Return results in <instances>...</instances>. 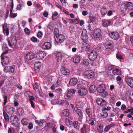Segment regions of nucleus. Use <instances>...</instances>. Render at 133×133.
Returning a JSON list of instances; mask_svg holds the SVG:
<instances>
[{"mask_svg":"<svg viewBox=\"0 0 133 133\" xmlns=\"http://www.w3.org/2000/svg\"><path fill=\"white\" fill-rule=\"evenodd\" d=\"M28 127L29 129V130L32 129L33 128V124L32 123H29L28 125Z\"/></svg>","mask_w":133,"mask_h":133,"instance_id":"obj_56","label":"nucleus"},{"mask_svg":"<svg viewBox=\"0 0 133 133\" xmlns=\"http://www.w3.org/2000/svg\"><path fill=\"white\" fill-rule=\"evenodd\" d=\"M53 25L52 24H49L48 26V27L51 30H53Z\"/></svg>","mask_w":133,"mask_h":133,"instance_id":"obj_54","label":"nucleus"},{"mask_svg":"<svg viewBox=\"0 0 133 133\" xmlns=\"http://www.w3.org/2000/svg\"><path fill=\"white\" fill-rule=\"evenodd\" d=\"M48 15V13L46 11H45L43 14V15L45 17H47Z\"/></svg>","mask_w":133,"mask_h":133,"instance_id":"obj_64","label":"nucleus"},{"mask_svg":"<svg viewBox=\"0 0 133 133\" xmlns=\"http://www.w3.org/2000/svg\"><path fill=\"white\" fill-rule=\"evenodd\" d=\"M35 65L36 68L37 69L39 68L41 65V63L39 62H38L35 63Z\"/></svg>","mask_w":133,"mask_h":133,"instance_id":"obj_33","label":"nucleus"},{"mask_svg":"<svg viewBox=\"0 0 133 133\" xmlns=\"http://www.w3.org/2000/svg\"><path fill=\"white\" fill-rule=\"evenodd\" d=\"M101 14L102 15H104L107 13V10L105 8H103L101 10Z\"/></svg>","mask_w":133,"mask_h":133,"instance_id":"obj_38","label":"nucleus"},{"mask_svg":"<svg viewBox=\"0 0 133 133\" xmlns=\"http://www.w3.org/2000/svg\"><path fill=\"white\" fill-rule=\"evenodd\" d=\"M35 57V54L32 52H29L27 53L25 58L27 59L31 60Z\"/></svg>","mask_w":133,"mask_h":133,"instance_id":"obj_8","label":"nucleus"},{"mask_svg":"<svg viewBox=\"0 0 133 133\" xmlns=\"http://www.w3.org/2000/svg\"><path fill=\"white\" fill-rule=\"evenodd\" d=\"M14 67V66H10V68L9 69L10 71H11L12 73H13L14 72L15 70Z\"/></svg>","mask_w":133,"mask_h":133,"instance_id":"obj_53","label":"nucleus"},{"mask_svg":"<svg viewBox=\"0 0 133 133\" xmlns=\"http://www.w3.org/2000/svg\"><path fill=\"white\" fill-rule=\"evenodd\" d=\"M128 84L131 88L133 87V79L132 78H128L126 80Z\"/></svg>","mask_w":133,"mask_h":133,"instance_id":"obj_17","label":"nucleus"},{"mask_svg":"<svg viewBox=\"0 0 133 133\" xmlns=\"http://www.w3.org/2000/svg\"><path fill=\"white\" fill-rule=\"evenodd\" d=\"M60 103L61 104H65L66 105H69V103L66 100H62L60 101Z\"/></svg>","mask_w":133,"mask_h":133,"instance_id":"obj_51","label":"nucleus"},{"mask_svg":"<svg viewBox=\"0 0 133 133\" xmlns=\"http://www.w3.org/2000/svg\"><path fill=\"white\" fill-rule=\"evenodd\" d=\"M58 15V14L57 12L55 11L54 14L52 15V19L53 20H55L56 18V17Z\"/></svg>","mask_w":133,"mask_h":133,"instance_id":"obj_43","label":"nucleus"},{"mask_svg":"<svg viewBox=\"0 0 133 133\" xmlns=\"http://www.w3.org/2000/svg\"><path fill=\"white\" fill-rule=\"evenodd\" d=\"M3 33L7 36L9 35V31L8 28H7V24L6 23H4L2 26Z\"/></svg>","mask_w":133,"mask_h":133,"instance_id":"obj_7","label":"nucleus"},{"mask_svg":"<svg viewBox=\"0 0 133 133\" xmlns=\"http://www.w3.org/2000/svg\"><path fill=\"white\" fill-rule=\"evenodd\" d=\"M5 110L7 112L10 114H12L15 111V109L9 105L6 106Z\"/></svg>","mask_w":133,"mask_h":133,"instance_id":"obj_9","label":"nucleus"},{"mask_svg":"<svg viewBox=\"0 0 133 133\" xmlns=\"http://www.w3.org/2000/svg\"><path fill=\"white\" fill-rule=\"evenodd\" d=\"M22 5L21 4H18L17 5L16 9L17 10H19L22 9L21 7Z\"/></svg>","mask_w":133,"mask_h":133,"instance_id":"obj_58","label":"nucleus"},{"mask_svg":"<svg viewBox=\"0 0 133 133\" xmlns=\"http://www.w3.org/2000/svg\"><path fill=\"white\" fill-rule=\"evenodd\" d=\"M17 15V13H12L11 14H10L9 16L10 17L14 18L16 17Z\"/></svg>","mask_w":133,"mask_h":133,"instance_id":"obj_45","label":"nucleus"},{"mask_svg":"<svg viewBox=\"0 0 133 133\" xmlns=\"http://www.w3.org/2000/svg\"><path fill=\"white\" fill-rule=\"evenodd\" d=\"M110 21L107 20L104 21L103 22V25L104 27H107L110 25Z\"/></svg>","mask_w":133,"mask_h":133,"instance_id":"obj_28","label":"nucleus"},{"mask_svg":"<svg viewBox=\"0 0 133 133\" xmlns=\"http://www.w3.org/2000/svg\"><path fill=\"white\" fill-rule=\"evenodd\" d=\"M104 46L106 49H111L112 48L111 44H105Z\"/></svg>","mask_w":133,"mask_h":133,"instance_id":"obj_32","label":"nucleus"},{"mask_svg":"<svg viewBox=\"0 0 133 133\" xmlns=\"http://www.w3.org/2000/svg\"><path fill=\"white\" fill-rule=\"evenodd\" d=\"M62 114L65 116H68L69 115V111L68 109L64 110L63 111Z\"/></svg>","mask_w":133,"mask_h":133,"instance_id":"obj_27","label":"nucleus"},{"mask_svg":"<svg viewBox=\"0 0 133 133\" xmlns=\"http://www.w3.org/2000/svg\"><path fill=\"white\" fill-rule=\"evenodd\" d=\"M15 117L14 115H12L10 117V119L11 120V122H12L14 121V118Z\"/></svg>","mask_w":133,"mask_h":133,"instance_id":"obj_63","label":"nucleus"},{"mask_svg":"<svg viewBox=\"0 0 133 133\" xmlns=\"http://www.w3.org/2000/svg\"><path fill=\"white\" fill-rule=\"evenodd\" d=\"M89 61L87 59H84V65H85V66H87L89 64Z\"/></svg>","mask_w":133,"mask_h":133,"instance_id":"obj_44","label":"nucleus"},{"mask_svg":"<svg viewBox=\"0 0 133 133\" xmlns=\"http://www.w3.org/2000/svg\"><path fill=\"white\" fill-rule=\"evenodd\" d=\"M80 60V57L79 56H76L73 59V62L77 64L79 62Z\"/></svg>","mask_w":133,"mask_h":133,"instance_id":"obj_19","label":"nucleus"},{"mask_svg":"<svg viewBox=\"0 0 133 133\" xmlns=\"http://www.w3.org/2000/svg\"><path fill=\"white\" fill-rule=\"evenodd\" d=\"M3 115L5 120L6 121H8L9 119V117L6 112L4 111L3 112Z\"/></svg>","mask_w":133,"mask_h":133,"instance_id":"obj_30","label":"nucleus"},{"mask_svg":"<svg viewBox=\"0 0 133 133\" xmlns=\"http://www.w3.org/2000/svg\"><path fill=\"white\" fill-rule=\"evenodd\" d=\"M86 112L89 117H90L91 114V109L90 108H87L86 110Z\"/></svg>","mask_w":133,"mask_h":133,"instance_id":"obj_39","label":"nucleus"},{"mask_svg":"<svg viewBox=\"0 0 133 133\" xmlns=\"http://www.w3.org/2000/svg\"><path fill=\"white\" fill-rule=\"evenodd\" d=\"M73 125L75 128H78V122L77 121H75L73 122Z\"/></svg>","mask_w":133,"mask_h":133,"instance_id":"obj_41","label":"nucleus"},{"mask_svg":"<svg viewBox=\"0 0 133 133\" xmlns=\"http://www.w3.org/2000/svg\"><path fill=\"white\" fill-rule=\"evenodd\" d=\"M10 68V66H8L5 67L4 69V71L6 73L8 72L9 70V68Z\"/></svg>","mask_w":133,"mask_h":133,"instance_id":"obj_50","label":"nucleus"},{"mask_svg":"<svg viewBox=\"0 0 133 133\" xmlns=\"http://www.w3.org/2000/svg\"><path fill=\"white\" fill-rule=\"evenodd\" d=\"M128 8L130 10H133V4L130 2H128L127 3Z\"/></svg>","mask_w":133,"mask_h":133,"instance_id":"obj_24","label":"nucleus"},{"mask_svg":"<svg viewBox=\"0 0 133 133\" xmlns=\"http://www.w3.org/2000/svg\"><path fill=\"white\" fill-rule=\"evenodd\" d=\"M84 49L85 51L88 53L90 50V47L89 44L87 43H85L84 44Z\"/></svg>","mask_w":133,"mask_h":133,"instance_id":"obj_21","label":"nucleus"},{"mask_svg":"<svg viewBox=\"0 0 133 133\" xmlns=\"http://www.w3.org/2000/svg\"><path fill=\"white\" fill-rule=\"evenodd\" d=\"M1 57L2 60L1 63L3 66H5L9 64L10 60L9 57L4 55H1Z\"/></svg>","mask_w":133,"mask_h":133,"instance_id":"obj_1","label":"nucleus"},{"mask_svg":"<svg viewBox=\"0 0 133 133\" xmlns=\"http://www.w3.org/2000/svg\"><path fill=\"white\" fill-rule=\"evenodd\" d=\"M51 43L49 42L44 43L42 46V48L44 49H49L51 47Z\"/></svg>","mask_w":133,"mask_h":133,"instance_id":"obj_12","label":"nucleus"},{"mask_svg":"<svg viewBox=\"0 0 133 133\" xmlns=\"http://www.w3.org/2000/svg\"><path fill=\"white\" fill-rule=\"evenodd\" d=\"M113 73L114 75H121V71L118 69H116L114 70L113 71Z\"/></svg>","mask_w":133,"mask_h":133,"instance_id":"obj_25","label":"nucleus"},{"mask_svg":"<svg viewBox=\"0 0 133 133\" xmlns=\"http://www.w3.org/2000/svg\"><path fill=\"white\" fill-rule=\"evenodd\" d=\"M55 40L56 42L59 43H61L64 40L65 37L63 35L60 34L58 36L55 37Z\"/></svg>","mask_w":133,"mask_h":133,"instance_id":"obj_2","label":"nucleus"},{"mask_svg":"<svg viewBox=\"0 0 133 133\" xmlns=\"http://www.w3.org/2000/svg\"><path fill=\"white\" fill-rule=\"evenodd\" d=\"M88 93L87 89L84 88V95H86Z\"/></svg>","mask_w":133,"mask_h":133,"instance_id":"obj_59","label":"nucleus"},{"mask_svg":"<svg viewBox=\"0 0 133 133\" xmlns=\"http://www.w3.org/2000/svg\"><path fill=\"white\" fill-rule=\"evenodd\" d=\"M17 114L18 115L20 116H22L24 112L23 109L22 108H19L17 109Z\"/></svg>","mask_w":133,"mask_h":133,"instance_id":"obj_23","label":"nucleus"},{"mask_svg":"<svg viewBox=\"0 0 133 133\" xmlns=\"http://www.w3.org/2000/svg\"><path fill=\"white\" fill-rule=\"evenodd\" d=\"M84 42L85 43L88 41V37L87 35V33L85 29H84Z\"/></svg>","mask_w":133,"mask_h":133,"instance_id":"obj_20","label":"nucleus"},{"mask_svg":"<svg viewBox=\"0 0 133 133\" xmlns=\"http://www.w3.org/2000/svg\"><path fill=\"white\" fill-rule=\"evenodd\" d=\"M31 41L34 42H36L37 41V38L34 37H32L31 38Z\"/></svg>","mask_w":133,"mask_h":133,"instance_id":"obj_55","label":"nucleus"},{"mask_svg":"<svg viewBox=\"0 0 133 133\" xmlns=\"http://www.w3.org/2000/svg\"><path fill=\"white\" fill-rule=\"evenodd\" d=\"M4 98V105H5L7 103V97L6 96H4L3 97Z\"/></svg>","mask_w":133,"mask_h":133,"instance_id":"obj_49","label":"nucleus"},{"mask_svg":"<svg viewBox=\"0 0 133 133\" xmlns=\"http://www.w3.org/2000/svg\"><path fill=\"white\" fill-rule=\"evenodd\" d=\"M61 73L62 74L64 75H66L69 74V70L63 66L61 67Z\"/></svg>","mask_w":133,"mask_h":133,"instance_id":"obj_14","label":"nucleus"},{"mask_svg":"<svg viewBox=\"0 0 133 133\" xmlns=\"http://www.w3.org/2000/svg\"><path fill=\"white\" fill-rule=\"evenodd\" d=\"M76 92V90L74 89H69L68 91V92L70 94V93L75 94Z\"/></svg>","mask_w":133,"mask_h":133,"instance_id":"obj_48","label":"nucleus"},{"mask_svg":"<svg viewBox=\"0 0 133 133\" xmlns=\"http://www.w3.org/2000/svg\"><path fill=\"white\" fill-rule=\"evenodd\" d=\"M25 34L27 35H29L30 33V30L27 28H25L24 30Z\"/></svg>","mask_w":133,"mask_h":133,"instance_id":"obj_47","label":"nucleus"},{"mask_svg":"<svg viewBox=\"0 0 133 133\" xmlns=\"http://www.w3.org/2000/svg\"><path fill=\"white\" fill-rule=\"evenodd\" d=\"M71 96V95L68 92V93L66 94L64 96V98L65 99H68L70 98Z\"/></svg>","mask_w":133,"mask_h":133,"instance_id":"obj_40","label":"nucleus"},{"mask_svg":"<svg viewBox=\"0 0 133 133\" xmlns=\"http://www.w3.org/2000/svg\"><path fill=\"white\" fill-rule=\"evenodd\" d=\"M54 32L55 37L58 36L60 35L59 33V29L57 28H55L54 30Z\"/></svg>","mask_w":133,"mask_h":133,"instance_id":"obj_31","label":"nucleus"},{"mask_svg":"<svg viewBox=\"0 0 133 133\" xmlns=\"http://www.w3.org/2000/svg\"><path fill=\"white\" fill-rule=\"evenodd\" d=\"M43 35V32L42 31H39L37 35V37L39 38H41Z\"/></svg>","mask_w":133,"mask_h":133,"instance_id":"obj_46","label":"nucleus"},{"mask_svg":"<svg viewBox=\"0 0 133 133\" xmlns=\"http://www.w3.org/2000/svg\"><path fill=\"white\" fill-rule=\"evenodd\" d=\"M71 21L73 23H74L75 24H77L78 23V19L77 18H76L75 19L71 20Z\"/></svg>","mask_w":133,"mask_h":133,"instance_id":"obj_52","label":"nucleus"},{"mask_svg":"<svg viewBox=\"0 0 133 133\" xmlns=\"http://www.w3.org/2000/svg\"><path fill=\"white\" fill-rule=\"evenodd\" d=\"M76 112L78 116L80 115H83V112L81 110L77 109L76 110Z\"/></svg>","mask_w":133,"mask_h":133,"instance_id":"obj_42","label":"nucleus"},{"mask_svg":"<svg viewBox=\"0 0 133 133\" xmlns=\"http://www.w3.org/2000/svg\"><path fill=\"white\" fill-rule=\"evenodd\" d=\"M56 57L57 62L59 63L61 60L63 56L61 52H58L56 54Z\"/></svg>","mask_w":133,"mask_h":133,"instance_id":"obj_16","label":"nucleus"},{"mask_svg":"<svg viewBox=\"0 0 133 133\" xmlns=\"http://www.w3.org/2000/svg\"><path fill=\"white\" fill-rule=\"evenodd\" d=\"M101 34V30L99 29H96L94 31L93 36L95 38H98L100 36Z\"/></svg>","mask_w":133,"mask_h":133,"instance_id":"obj_10","label":"nucleus"},{"mask_svg":"<svg viewBox=\"0 0 133 133\" xmlns=\"http://www.w3.org/2000/svg\"><path fill=\"white\" fill-rule=\"evenodd\" d=\"M77 88V89H78V90H83V84L82 83L78 84Z\"/></svg>","mask_w":133,"mask_h":133,"instance_id":"obj_35","label":"nucleus"},{"mask_svg":"<svg viewBox=\"0 0 133 133\" xmlns=\"http://www.w3.org/2000/svg\"><path fill=\"white\" fill-rule=\"evenodd\" d=\"M109 36L112 39L115 40L117 39L119 36L118 33L116 32L110 33L109 34Z\"/></svg>","mask_w":133,"mask_h":133,"instance_id":"obj_13","label":"nucleus"},{"mask_svg":"<svg viewBox=\"0 0 133 133\" xmlns=\"http://www.w3.org/2000/svg\"><path fill=\"white\" fill-rule=\"evenodd\" d=\"M105 89V86L104 84L99 85L97 88V92L99 93H103Z\"/></svg>","mask_w":133,"mask_h":133,"instance_id":"obj_4","label":"nucleus"},{"mask_svg":"<svg viewBox=\"0 0 133 133\" xmlns=\"http://www.w3.org/2000/svg\"><path fill=\"white\" fill-rule=\"evenodd\" d=\"M71 21V19H66V20H64L63 21V23L65 24H66L68 22H69V21Z\"/></svg>","mask_w":133,"mask_h":133,"instance_id":"obj_61","label":"nucleus"},{"mask_svg":"<svg viewBox=\"0 0 133 133\" xmlns=\"http://www.w3.org/2000/svg\"><path fill=\"white\" fill-rule=\"evenodd\" d=\"M96 102L97 104L101 106L105 107L107 105L106 101L101 98H98L96 100Z\"/></svg>","mask_w":133,"mask_h":133,"instance_id":"obj_5","label":"nucleus"},{"mask_svg":"<svg viewBox=\"0 0 133 133\" xmlns=\"http://www.w3.org/2000/svg\"><path fill=\"white\" fill-rule=\"evenodd\" d=\"M98 131L100 133L102 132L103 130V126L102 125H100L97 128Z\"/></svg>","mask_w":133,"mask_h":133,"instance_id":"obj_36","label":"nucleus"},{"mask_svg":"<svg viewBox=\"0 0 133 133\" xmlns=\"http://www.w3.org/2000/svg\"><path fill=\"white\" fill-rule=\"evenodd\" d=\"M2 49L3 52L2 54L1 55H4V54H6L7 52H8V48L7 46L5 45H4L2 47Z\"/></svg>","mask_w":133,"mask_h":133,"instance_id":"obj_18","label":"nucleus"},{"mask_svg":"<svg viewBox=\"0 0 133 133\" xmlns=\"http://www.w3.org/2000/svg\"><path fill=\"white\" fill-rule=\"evenodd\" d=\"M12 124L15 127H17L18 126V123L16 122H15L14 121L12 122Z\"/></svg>","mask_w":133,"mask_h":133,"instance_id":"obj_62","label":"nucleus"},{"mask_svg":"<svg viewBox=\"0 0 133 133\" xmlns=\"http://www.w3.org/2000/svg\"><path fill=\"white\" fill-rule=\"evenodd\" d=\"M89 90L91 93H93L97 91V88L95 85H92L90 87Z\"/></svg>","mask_w":133,"mask_h":133,"instance_id":"obj_22","label":"nucleus"},{"mask_svg":"<svg viewBox=\"0 0 133 133\" xmlns=\"http://www.w3.org/2000/svg\"><path fill=\"white\" fill-rule=\"evenodd\" d=\"M127 8L126 5L125 4H123L121 6V10L122 12H125L127 10Z\"/></svg>","mask_w":133,"mask_h":133,"instance_id":"obj_29","label":"nucleus"},{"mask_svg":"<svg viewBox=\"0 0 133 133\" xmlns=\"http://www.w3.org/2000/svg\"><path fill=\"white\" fill-rule=\"evenodd\" d=\"M101 115L102 117L104 118L108 116V114L107 112L104 111L101 113Z\"/></svg>","mask_w":133,"mask_h":133,"instance_id":"obj_34","label":"nucleus"},{"mask_svg":"<svg viewBox=\"0 0 133 133\" xmlns=\"http://www.w3.org/2000/svg\"><path fill=\"white\" fill-rule=\"evenodd\" d=\"M59 78L57 82V84L58 86H59L61 84V81L59 80Z\"/></svg>","mask_w":133,"mask_h":133,"instance_id":"obj_60","label":"nucleus"},{"mask_svg":"<svg viewBox=\"0 0 133 133\" xmlns=\"http://www.w3.org/2000/svg\"><path fill=\"white\" fill-rule=\"evenodd\" d=\"M11 43L12 45H15L17 43V41L16 39L15 36H14L12 38Z\"/></svg>","mask_w":133,"mask_h":133,"instance_id":"obj_26","label":"nucleus"},{"mask_svg":"<svg viewBox=\"0 0 133 133\" xmlns=\"http://www.w3.org/2000/svg\"><path fill=\"white\" fill-rule=\"evenodd\" d=\"M84 75L86 78H90L94 77L95 75L92 71L87 70L84 72Z\"/></svg>","mask_w":133,"mask_h":133,"instance_id":"obj_3","label":"nucleus"},{"mask_svg":"<svg viewBox=\"0 0 133 133\" xmlns=\"http://www.w3.org/2000/svg\"><path fill=\"white\" fill-rule=\"evenodd\" d=\"M78 82L77 78H71L69 81V84L70 86H73L75 85Z\"/></svg>","mask_w":133,"mask_h":133,"instance_id":"obj_15","label":"nucleus"},{"mask_svg":"<svg viewBox=\"0 0 133 133\" xmlns=\"http://www.w3.org/2000/svg\"><path fill=\"white\" fill-rule=\"evenodd\" d=\"M78 95L81 96L83 95V90H78Z\"/></svg>","mask_w":133,"mask_h":133,"instance_id":"obj_57","label":"nucleus"},{"mask_svg":"<svg viewBox=\"0 0 133 133\" xmlns=\"http://www.w3.org/2000/svg\"><path fill=\"white\" fill-rule=\"evenodd\" d=\"M22 124L23 125H26L28 124V122L25 118H23L21 120Z\"/></svg>","mask_w":133,"mask_h":133,"instance_id":"obj_37","label":"nucleus"},{"mask_svg":"<svg viewBox=\"0 0 133 133\" xmlns=\"http://www.w3.org/2000/svg\"><path fill=\"white\" fill-rule=\"evenodd\" d=\"M46 55V54L44 51H40L37 53L36 58L38 60L42 59Z\"/></svg>","mask_w":133,"mask_h":133,"instance_id":"obj_6","label":"nucleus"},{"mask_svg":"<svg viewBox=\"0 0 133 133\" xmlns=\"http://www.w3.org/2000/svg\"><path fill=\"white\" fill-rule=\"evenodd\" d=\"M97 54L96 52L92 51L89 55V58L91 60L94 61L97 58Z\"/></svg>","mask_w":133,"mask_h":133,"instance_id":"obj_11","label":"nucleus"}]
</instances>
